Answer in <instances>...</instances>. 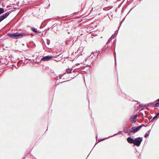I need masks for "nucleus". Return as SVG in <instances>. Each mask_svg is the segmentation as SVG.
<instances>
[{
	"mask_svg": "<svg viewBox=\"0 0 159 159\" xmlns=\"http://www.w3.org/2000/svg\"><path fill=\"white\" fill-rule=\"evenodd\" d=\"M127 140L128 143L130 144H134V139L131 137H128L127 139Z\"/></svg>",
	"mask_w": 159,
	"mask_h": 159,
	"instance_id": "obj_6",
	"label": "nucleus"
},
{
	"mask_svg": "<svg viewBox=\"0 0 159 159\" xmlns=\"http://www.w3.org/2000/svg\"><path fill=\"white\" fill-rule=\"evenodd\" d=\"M142 141V137H139L135 138L134 139V145L137 147L139 146Z\"/></svg>",
	"mask_w": 159,
	"mask_h": 159,
	"instance_id": "obj_2",
	"label": "nucleus"
},
{
	"mask_svg": "<svg viewBox=\"0 0 159 159\" xmlns=\"http://www.w3.org/2000/svg\"><path fill=\"white\" fill-rule=\"evenodd\" d=\"M118 30H117L116 31V32H117V33L116 34V36L117 35V34Z\"/></svg>",
	"mask_w": 159,
	"mask_h": 159,
	"instance_id": "obj_30",
	"label": "nucleus"
},
{
	"mask_svg": "<svg viewBox=\"0 0 159 159\" xmlns=\"http://www.w3.org/2000/svg\"><path fill=\"white\" fill-rule=\"evenodd\" d=\"M114 58H115V61L116 64V55L115 52L114 53Z\"/></svg>",
	"mask_w": 159,
	"mask_h": 159,
	"instance_id": "obj_13",
	"label": "nucleus"
},
{
	"mask_svg": "<svg viewBox=\"0 0 159 159\" xmlns=\"http://www.w3.org/2000/svg\"><path fill=\"white\" fill-rule=\"evenodd\" d=\"M129 129H128V128L127 126L124 127L123 130V132H124L125 133L128 134V135L129 136H130V133L129 132Z\"/></svg>",
	"mask_w": 159,
	"mask_h": 159,
	"instance_id": "obj_8",
	"label": "nucleus"
},
{
	"mask_svg": "<svg viewBox=\"0 0 159 159\" xmlns=\"http://www.w3.org/2000/svg\"><path fill=\"white\" fill-rule=\"evenodd\" d=\"M149 132H147L146 133V134H145V135H144L145 137V138L148 137L149 136Z\"/></svg>",
	"mask_w": 159,
	"mask_h": 159,
	"instance_id": "obj_14",
	"label": "nucleus"
},
{
	"mask_svg": "<svg viewBox=\"0 0 159 159\" xmlns=\"http://www.w3.org/2000/svg\"><path fill=\"white\" fill-rule=\"evenodd\" d=\"M155 116H157V118H159V112Z\"/></svg>",
	"mask_w": 159,
	"mask_h": 159,
	"instance_id": "obj_23",
	"label": "nucleus"
},
{
	"mask_svg": "<svg viewBox=\"0 0 159 159\" xmlns=\"http://www.w3.org/2000/svg\"><path fill=\"white\" fill-rule=\"evenodd\" d=\"M71 70H70L69 69H67L66 70V72L67 73L69 74L71 73Z\"/></svg>",
	"mask_w": 159,
	"mask_h": 159,
	"instance_id": "obj_11",
	"label": "nucleus"
},
{
	"mask_svg": "<svg viewBox=\"0 0 159 159\" xmlns=\"http://www.w3.org/2000/svg\"><path fill=\"white\" fill-rule=\"evenodd\" d=\"M116 40H115V41H114L113 43H116L115 42Z\"/></svg>",
	"mask_w": 159,
	"mask_h": 159,
	"instance_id": "obj_31",
	"label": "nucleus"
},
{
	"mask_svg": "<svg viewBox=\"0 0 159 159\" xmlns=\"http://www.w3.org/2000/svg\"><path fill=\"white\" fill-rule=\"evenodd\" d=\"M140 126H134L131 128L129 131V133H130V136L132 135V133L134 134L138 131L140 129Z\"/></svg>",
	"mask_w": 159,
	"mask_h": 159,
	"instance_id": "obj_3",
	"label": "nucleus"
},
{
	"mask_svg": "<svg viewBox=\"0 0 159 159\" xmlns=\"http://www.w3.org/2000/svg\"><path fill=\"white\" fill-rule=\"evenodd\" d=\"M52 57L53 56H44L43 57L41 58V61H49L51 59Z\"/></svg>",
	"mask_w": 159,
	"mask_h": 159,
	"instance_id": "obj_4",
	"label": "nucleus"
},
{
	"mask_svg": "<svg viewBox=\"0 0 159 159\" xmlns=\"http://www.w3.org/2000/svg\"><path fill=\"white\" fill-rule=\"evenodd\" d=\"M59 52H57L56 53V56L57 57H58L59 56H60L61 57H62V56L63 55H61V53H60V54H59Z\"/></svg>",
	"mask_w": 159,
	"mask_h": 159,
	"instance_id": "obj_10",
	"label": "nucleus"
},
{
	"mask_svg": "<svg viewBox=\"0 0 159 159\" xmlns=\"http://www.w3.org/2000/svg\"><path fill=\"white\" fill-rule=\"evenodd\" d=\"M56 61L58 62L59 61H57V60H55Z\"/></svg>",
	"mask_w": 159,
	"mask_h": 159,
	"instance_id": "obj_32",
	"label": "nucleus"
},
{
	"mask_svg": "<svg viewBox=\"0 0 159 159\" xmlns=\"http://www.w3.org/2000/svg\"><path fill=\"white\" fill-rule=\"evenodd\" d=\"M30 34L25 32H22L20 33L16 32L8 33L7 34L8 35L9 37L15 39H20L24 37L29 36ZM30 34L32 36H34V34L32 33Z\"/></svg>",
	"mask_w": 159,
	"mask_h": 159,
	"instance_id": "obj_1",
	"label": "nucleus"
},
{
	"mask_svg": "<svg viewBox=\"0 0 159 159\" xmlns=\"http://www.w3.org/2000/svg\"><path fill=\"white\" fill-rule=\"evenodd\" d=\"M112 36H111V37L109 39L108 41H107V44H108V43H110L112 40Z\"/></svg>",
	"mask_w": 159,
	"mask_h": 159,
	"instance_id": "obj_15",
	"label": "nucleus"
},
{
	"mask_svg": "<svg viewBox=\"0 0 159 159\" xmlns=\"http://www.w3.org/2000/svg\"><path fill=\"white\" fill-rule=\"evenodd\" d=\"M144 113L145 114V116L147 117V116H148L149 112L147 111H145Z\"/></svg>",
	"mask_w": 159,
	"mask_h": 159,
	"instance_id": "obj_19",
	"label": "nucleus"
},
{
	"mask_svg": "<svg viewBox=\"0 0 159 159\" xmlns=\"http://www.w3.org/2000/svg\"><path fill=\"white\" fill-rule=\"evenodd\" d=\"M31 30L33 31L34 32L37 33H39V31L37 30V29L34 28V27H32L31 28Z\"/></svg>",
	"mask_w": 159,
	"mask_h": 159,
	"instance_id": "obj_9",
	"label": "nucleus"
},
{
	"mask_svg": "<svg viewBox=\"0 0 159 159\" xmlns=\"http://www.w3.org/2000/svg\"><path fill=\"white\" fill-rule=\"evenodd\" d=\"M159 106V102L156 103L154 106V107H157Z\"/></svg>",
	"mask_w": 159,
	"mask_h": 159,
	"instance_id": "obj_18",
	"label": "nucleus"
},
{
	"mask_svg": "<svg viewBox=\"0 0 159 159\" xmlns=\"http://www.w3.org/2000/svg\"><path fill=\"white\" fill-rule=\"evenodd\" d=\"M99 53L97 55L96 58H98V56Z\"/></svg>",
	"mask_w": 159,
	"mask_h": 159,
	"instance_id": "obj_28",
	"label": "nucleus"
},
{
	"mask_svg": "<svg viewBox=\"0 0 159 159\" xmlns=\"http://www.w3.org/2000/svg\"><path fill=\"white\" fill-rule=\"evenodd\" d=\"M120 132H121V131H119V132H118V133H117V134H114L113 136H110V137H112V136H115V135H117L119 134H120Z\"/></svg>",
	"mask_w": 159,
	"mask_h": 159,
	"instance_id": "obj_17",
	"label": "nucleus"
},
{
	"mask_svg": "<svg viewBox=\"0 0 159 159\" xmlns=\"http://www.w3.org/2000/svg\"><path fill=\"white\" fill-rule=\"evenodd\" d=\"M69 34H70V33L69 32H68V33Z\"/></svg>",
	"mask_w": 159,
	"mask_h": 159,
	"instance_id": "obj_35",
	"label": "nucleus"
},
{
	"mask_svg": "<svg viewBox=\"0 0 159 159\" xmlns=\"http://www.w3.org/2000/svg\"><path fill=\"white\" fill-rule=\"evenodd\" d=\"M78 14V12H75L73 13V14H74V15H76L77 14Z\"/></svg>",
	"mask_w": 159,
	"mask_h": 159,
	"instance_id": "obj_24",
	"label": "nucleus"
},
{
	"mask_svg": "<svg viewBox=\"0 0 159 159\" xmlns=\"http://www.w3.org/2000/svg\"><path fill=\"white\" fill-rule=\"evenodd\" d=\"M4 11V9L3 8H0V15L3 13Z\"/></svg>",
	"mask_w": 159,
	"mask_h": 159,
	"instance_id": "obj_12",
	"label": "nucleus"
},
{
	"mask_svg": "<svg viewBox=\"0 0 159 159\" xmlns=\"http://www.w3.org/2000/svg\"><path fill=\"white\" fill-rule=\"evenodd\" d=\"M137 116L138 115L137 114H136L134 116H131L130 120V122L132 123L135 122L136 120Z\"/></svg>",
	"mask_w": 159,
	"mask_h": 159,
	"instance_id": "obj_5",
	"label": "nucleus"
},
{
	"mask_svg": "<svg viewBox=\"0 0 159 159\" xmlns=\"http://www.w3.org/2000/svg\"><path fill=\"white\" fill-rule=\"evenodd\" d=\"M150 131H151V129H150L149 130H148L147 132H149V133L150 134Z\"/></svg>",
	"mask_w": 159,
	"mask_h": 159,
	"instance_id": "obj_29",
	"label": "nucleus"
},
{
	"mask_svg": "<svg viewBox=\"0 0 159 159\" xmlns=\"http://www.w3.org/2000/svg\"><path fill=\"white\" fill-rule=\"evenodd\" d=\"M105 139H100L98 140V143L99 142H100L101 141H103V140H104Z\"/></svg>",
	"mask_w": 159,
	"mask_h": 159,
	"instance_id": "obj_22",
	"label": "nucleus"
},
{
	"mask_svg": "<svg viewBox=\"0 0 159 159\" xmlns=\"http://www.w3.org/2000/svg\"><path fill=\"white\" fill-rule=\"evenodd\" d=\"M148 125V124H147V125H145L144 124H142V125H140L139 126V127H140V129H141V128L143 126H145V127L147 126Z\"/></svg>",
	"mask_w": 159,
	"mask_h": 159,
	"instance_id": "obj_16",
	"label": "nucleus"
},
{
	"mask_svg": "<svg viewBox=\"0 0 159 159\" xmlns=\"http://www.w3.org/2000/svg\"><path fill=\"white\" fill-rule=\"evenodd\" d=\"M139 106H140V107H142V106H143L144 105L143 104H140L139 105Z\"/></svg>",
	"mask_w": 159,
	"mask_h": 159,
	"instance_id": "obj_26",
	"label": "nucleus"
},
{
	"mask_svg": "<svg viewBox=\"0 0 159 159\" xmlns=\"http://www.w3.org/2000/svg\"><path fill=\"white\" fill-rule=\"evenodd\" d=\"M146 121H148L147 120H146Z\"/></svg>",
	"mask_w": 159,
	"mask_h": 159,
	"instance_id": "obj_34",
	"label": "nucleus"
},
{
	"mask_svg": "<svg viewBox=\"0 0 159 159\" xmlns=\"http://www.w3.org/2000/svg\"><path fill=\"white\" fill-rule=\"evenodd\" d=\"M157 118V116H155L153 117V118H152V120H151V121H152V122L153 121L155 120Z\"/></svg>",
	"mask_w": 159,
	"mask_h": 159,
	"instance_id": "obj_20",
	"label": "nucleus"
},
{
	"mask_svg": "<svg viewBox=\"0 0 159 159\" xmlns=\"http://www.w3.org/2000/svg\"><path fill=\"white\" fill-rule=\"evenodd\" d=\"M157 101H159V99H157Z\"/></svg>",
	"mask_w": 159,
	"mask_h": 159,
	"instance_id": "obj_33",
	"label": "nucleus"
},
{
	"mask_svg": "<svg viewBox=\"0 0 159 159\" xmlns=\"http://www.w3.org/2000/svg\"><path fill=\"white\" fill-rule=\"evenodd\" d=\"M10 12H7L3 15L0 16L1 17L3 20L4 19L6 18L7 16L10 14Z\"/></svg>",
	"mask_w": 159,
	"mask_h": 159,
	"instance_id": "obj_7",
	"label": "nucleus"
},
{
	"mask_svg": "<svg viewBox=\"0 0 159 159\" xmlns=\"http://www.w3.org/2000/svg\"><path fill=\"white\" fill-rule=\"evenodd\" d=\"M157 118V116H155L153 117V118H152V120H151V121H152V122L153 121L155 120Z\"/></svg>",
	"mask_w": 159,
	"mask_h": 159,
	"instance_id": "obj_21",
	"label": "nucleus"
},
{
	"mask_svg": "<svg viewBox=\"0 0 159 159\" xmlns=\"http://www.w3.org/2000/svg\"><path fill=\"white\" fill-rule=\"evenodd\" d=\"M50 43V40H48V41H47V44H48V45H49Z\"/></svg>",
	"mask_w": 159,
	"mask_h": 159,
	"instance_id": "obj_25",
	"label": "nucleus"
},
{
	"mask_svg": "<svg viewBox=\"0 0 159 159\" xmlns=\"http://www.w3.org/2000/svg\"><path fill=\"white\" fill-rule=\"evenodd\" d=\"M112 36V38H114V37H115V34H113Z\"/></svg>",
	"mask_w": 159,
	"mask_h": 159,
	"instance_id": "obj_27",
	"label": "nucleus"
}]
</instances>
